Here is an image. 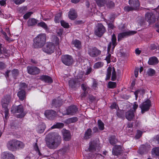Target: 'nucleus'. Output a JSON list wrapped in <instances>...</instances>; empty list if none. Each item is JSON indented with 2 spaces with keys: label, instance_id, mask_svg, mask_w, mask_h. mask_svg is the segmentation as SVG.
I'll return each mask as SVG.
<instances>
[{
  "label": "nucleus",
  "instance_id": "1",
  "mask_svg": "<svg viewBox=\"0 0 159 159\" xmlns=\"http://www.w3.org/2000/svg\"><path fill=\"white\" fill-rule=\"evenodd\" d=\"M45 141L48 148L55 149L61 143V137L57 133H50L47 135Z\"/></svg>",
  "mask_w": 159,
  "mask_h": 159
},
{
  "label": "nucleus",
  "instance_id": "2",
  "mask_svg": "<svg viewBox=\"0 0 159 159\" xmlns=\"http://www.w3.org/2000/svg\"><path fill=\"white\" fill-rule=\"evenodd\" d=\"M25 145L23 142L16 139L10 140L7 144V147L8 149L12 151L22 148Z\"/></svg>",
  "mask_w": 159,
  "mask_h": 159
},
{
  "label": "nucleus",
  "instance_id": "3",
  "mask_svg": "<svg viewBox=\"0 0 159 159\" xmlns=\"http://www.w3.org/2000/svg\"><path fill=\"white\" fill-rule=\"evenodd\" d=\"M46 36L45 34L38 35L34 40L33 46L34 48H40L45 44L46 41Z\"/></svg>",
  "mask_w": 159,
  "mask_h": 159
},
{
  "label": "nucleus",
  "instance_id": "4",
  "mask_svg": "<svg viewBox=\"0 0 159 159\" xmlns=\"http://www.w3.org/2000/svg\"><path fill=\"white\" fill-rule=\"evenodd\" d=\"M111 72V80L112 81L116 80V75L115 69L114 67L112 68L111 67L109 66L107 69L106 77L105 79L106 80H109L110 79Z\"/></svg>",
  "mask_w": 159,
  "mask_h": 159
},
{
  "label": "nucleus",
  "instance_id": "5",
  "mask_svg": "<svg viewBox=\"0 0 159 159\" xmlns=\"http://www.w3.org/2000/svg\"><path fill=\"white\" fill-rule=\"evenodd\" d=\"M106 31L105 27L101 24H98L94 31L95 34L99 37L102 36Z\"/></svg>",
  "mask_w": 159,
  "mask_h": 159
},
{
  "label": "nucleus",
  "instance_id": "6",
  "mask_svg": "<svg viewBox=\"0 0 159 159\" xmlns=\"http://www.w3.org/2000/svg\"><path fill=\"white\" fill-rule=\"evenodd\" d=\"M61 60L63 63L67 66H70L73 62V60L72 57L68 55L62 56Z\"/></svg>",
  "mask_w": 159,
  "mask_h": 159
},
{
  "label": "nucleus",
  "instance_id": "7",
  "mask_svg": "<svg viewBox=\"0 0 159 159\" xmlns=\"http://www.w3.org/2000/svg\"><path fill=\"white\" fill-rule=\"evenodd\" d=\"M151 106V102L150 100L148 99L143 102L139 106L141 109V113L143 114L145 111H148Z\"/></svg>",
  "mask_w": 159,
  "mask_h": 159
},
{
  "label": "nucleus",
  "instance_id": "8",
  "mask_svg": "<svg viewBox=\"0 0 159 159\" xmlns=\"http://www.w3.org/2000/svg\"><path fill=\"white\" fill-rule=\"evenodd\" d=\"M55 49L54 44L51 42L47 43L43 48V50L44 52L49 54L53 53Z\"/></svg>",
  "mask_w": 159,
  "mask_h": 159
},
{
  "label": "nucleus",
  "instance_id": "9",
  "mask_svg": "<svg viewBox=\"0 0 159 159\" xmlns=\"http://www.w3.org/2000/svg\"><path fill=\"white\" fill-rule=\"evenodd\" d=\"M88 53L90 56L95 57L100 55L101 51L95 47H89L88 48Z\"/></svg>",
  "mask_w": 159,
  "mask_h": 159
},
{
  "label": "nucleus",
  "instance_id": "10",
  "mask_svg": "<svg viewBox=\"0 0 159 159\" xmlns=\"http://www.w3.org/2000/svg\"><path fill=\"white\" fill-rule=\"evenodd\" d=\"M145 20L149 24L154 23L156 21V16L152 12H148L145 15Z\"/></svg>",
  "mask_w": 159,
  "mask_h": 159
},
{
  "label": "nucleus",
  "instance_id": "11",
  "mask_svg": "<svg viewBox=\"0 0 159 159\" xmlns=\"http://www.w3.org/2000/svg\"><path fill=\"white\" fill-rule=\"evenodd\" d=\"M11 99V96L10 95L4 96L1 100V104L4 108H7L9 103L10 102Z\"/></svg>",
  "mask_w": 159,
  "mask_h": 159
},
{
  "label": "nucleus",
  "instance_id": "12",
  "mask_svg": "<svg viewBox=\"0 0 159 159\" xmlns=\"http://www.w3.org/2000/svg\"><path fill=\"white\" fill-rule=\"evenodd\" d=\"M136 33V31H129L119 34L118 36V40H121L125 37L133 35Z\"/></svg>",
  "mask_w": 159,
  "mask_h": 159
},
{
  "label": "nucleus",
  "instance_id": "13",
  "mask_svg": "<svg viewBox=\"0 0 159 159\" xmlns=\"http://www.w3.org/2000/svg\"><path fill=\"white\" fill-rule=\"evenodd\" d=\"M27 68L28 73L30 75H37L40 72L39 69L35 66H28Z\"/></svg>",
  "mask_w": 159,
  "mask_h": 159
},
{
  "label": "nucleus",
  "instance_id": "14",
  "mask_svg": "<svg viewBox=\"0 0 159 159\" xmlns=\"http://www.w3.org/2000/svg\"><path fill=\"white\" fill-rule=\"evenodd\" d=\"M44 115L48 119H53L57 115L56 112L52 110H47L45 111Z\"/></svg>",
  "mask_w": 159,
  "mask_h": 159
},
{
  "label": "nucleus",
  "instance_id": "15",
  "mask_svg": "<svg viewBox=\"0 0 159 159\" xmlns=\"http://www.w3.org/2000/svg\"><path fill=\"white\" fill-rule=\"evenodd\" d=\"M134 112L132 109H130L127 111L125 114L126 118L129 121L132 120L134 118Z\"/></svg>",
  "mask_w": 159,
  "mask_h": 159
},
{
  "label": "nucleus",
  "instance_id": "16",
  "mask_svg": "<svg viewBox=\"0 0 159 159\" xmlns=\"http://www.w3.org/2000/svg\"><path fill=\"white\" fill-rule=\"evenodd\" d=\"M122 148V147L120 145H116L112 149V154L115 156H118L120 154Z\"/></svg>",
  "mask_w": 159,
  "mask_h": 159
},
{
  "label": "nucleus",
  "instance_id": "17",
  "mask_svg": "<svg viewBox=\"0 0 159 159\" xmlns=\"http://www.w3.org/2000/svg\"><path fill=\"white\" fill-rule=\"evenodd\" d=\"M150 146L148 145H142L138 151L139 153L142 154L146 152L149 150Z\"/></svg>",
  "mask_w": 159,
  "mask_h": 159
},
{
  "label": "nucleus",
  "instance_id": "18",
  "mask_svg": "<svg viewBox=\"0 0 159 159\" xmlns=\"http://www.w3.org/2000/svg\"><path fill=\"white\" fill-rule=\"evenodd\" d=\"M63 138L66 141H68L71 139V135L69 131L63 129L62 130Z\"/></svg>",
  "mask_w": 159,
  "mask_h": 159
},
{
  "label": "nucleus",
  "instance_id": "19",
  "mask_svg": "<svg viewBox=\"0 0 159 159\" xmlns=\"http://www.w3.org/2000/svg\"><path fill=\"white\" fill-rule=\"evenodd\" d=\"M129 2L130 6L132 7L136 10L138 9L140 6L139 0H129Z\"/></svg>",
  "mask_w": 159,
  "mask_h": 159
},
{
  "label": "nucleus",
  "instance_id": "20",
  "mask_svg": "<svg viewBox=\"0 0 159 159\" xmlns=\"http://www.w3.org/2000/svg\"><path fill=\"white\" fill-rule=\"evenodd\" d=\"M78 111V109L75 106H70L66 110L67 114L68 115H73L76 112Z\"/></svg>",
  "mask_w": 159,
  "mask_h": 159
},
{
  "label": "nucleus",
  "instance_id": "21",
  "mask_svg": "<svg viewBox=\"0 0 159 159\" xmlns=\"http://www.w3.org/2000/svg\"><path fill=\"white\" fill-rule=\"evenodd\" d=\"M39 79L46 83H51L53 82L52 78L48 75H42L40 76Z\"/></svg>",
  "mask_w": 159,
  "mask_h": 159
},
{
  "label": "nucleus",
  "instance_id": "22",
  "mask_svg": "<svg viewBox=\"0 0 159 159\" xmlns=\"http://www.w3.org/2000/svg\"><path fill=\"white\" fill-rule=\"evenodd\" d=\"M62 104V101L61 100L54 99L52 101V105L53 107H59Z\"/></svg>",
  "mask_w": 159,
  "mask_h": 159
},
{
  "label": "nucleus",
  "instance_id": "23",
  "mask_svg": "<svg viewBox=\"0 0 159 159\" xmlns=\"http://www.w3.org/2000/svg\"><path fill=\"white\" fill-rule=\"evenodd\" d=\"M158 62V60L157 57H150L148 62L149 65H154L157 64Z\"/></svg>",
  "mask_w": 159,
  "mask_h": 159
},
{
  "label": "nucleus",
  "instance_id": "24",
  "mask_svg": "<svg viewBox=\"0 0 159 159\" xmlns=\"http://www.w3.org/2000/svg\"><path fill=\"white\" fill-rule=\"evenodd\" d=\"M2 159H15L14 155L7 152H3L2 155Z\"/></svg>",
  "mask_w": 159,
  "mask_h": 159
},
{
  "label": "nucleus",
  "instance_id": "25",
  "mask_svg": "<svg viewBox=\"0 0 159 159\" xmlns=\"http://www.w3.org/2000/svg\"><path fill=\"white\" fill-rule=\"evenodd\" d=\"M17 95L20 99L23 101L25 98V92L24 89H21L18 91Z\"/></svg>",
  "mask_w": 159,
  "mask_h": 159
},
{
  "label": "nucleus",
  "instance_id": "26",
  "mask_svg": "<svg viewBox=\"0 0 159 159\" xmlns=\"http://www.w3.org/2000/svg\"><path fill=\"white\" fill-rule=\"evenodd\" d=\"M77 80L76 79H70L68 82L69 85L70 87L72 88H75L78 84Z\"/></svg>",
  "mask_w": 159,
  "mask_h": 159
},
{
  "label": "nucleus",
  "instance_id": "27",
  "mask_svg": "<svg viewBox=\"0 0 159 159\" xmlns=\"http://www.w3.org/2000/svg\"><path fill=\"white\" fill-rule=\"evenodd\" d=\"M68 16L69 18L71 20L75 19L77 17V15L75 10L73 9H70L68 14Z\"/></svg>",
  "mask_w": 159,
  "mask_h": 159
},
{
  "label": "nucleus",
  "instance_id": "28",
  "mask_svg": "<svg viewBox=\"0 0 159 159\" xmlns=\"http://www.w3.org/2000/svg\"><path fill=\"white\" fill-rule=\"evenodd\" d=\"M38 22V20L34 18H30L28 21V25L29 26H34Z\"/></svg>",
  "mask_w": 159,
  "mask_h": 159
},
{
  "label": "nucleus",
  "instance_id": "29",
  "mask_svg": "<svg viewBox=\"0 0 159 159\" xmlns=\"http://www.w3.org/2000/svg\"><path fill=\"white\" fill-rule=\"evenodd\" d=\"M111 47V43L110 42L109 43L107 48V52L108 54V55L107 56L106 60H107V63H109L110 62V57H111V54L109 53V52Z\"/></svg>",
  "mask_w": 159,
  "mask_h": 159
},
{
  "label": "nucleus",
  "instance_id": "30",
  "mask_svg": "<svg viewBox=\"0 0 159 159\" xmlns=\"http://www.w3.org/2000/svg\"><path fill=\"white\" fill-rule=\"evenodd\" d=\"M23 107L21 105H19L17 106L16 107V108L15 110L16 112L20 113H22L23 111ZM24 116V115L21 114L20 115H19L18 117L19 118H22Z\"/></svg>",
  "mask_w": 159,
  "mask_h": 159
},
{
  "label": "nucleus",
  "instance_id": "31",
  "mask_svg": "<svg viewBox=\"0 0 159 159\" xmlns=\"http://www.w3.org/2000/svg\"><path fill=\"white\" fill-rule=\"evenodd\" d=\"M92 135V129L90 128H89L85 132L84 138L85 139H89L91 138Z\"/></svg>",
  "mask_w": 159,
  "mask_h": 159
},
{
  "label": "nucleus",
  "instance_id": "32",
  "mask_svg": "<svg viewBox=\"0 0 159 159\" xmlns=\"http://www.w3.org/2000/svg\"><path fill=\"white\" fill-rule=\"evenodd\" d=\"M109 141L110 143L113 145L116 144L118 142V139L115 135H111L109 138Z\"/></svg>",
  "mask_w": 159,
  "mask_h": 159
},
{
  "label": "nucleus",
  "instance_id": "33",
  "mask_svg": "<svg viewBox=\"0 0 159 159\" xmlns=\"http://www.w3.org/2000/svg\"><path fill=\"white\" fill-rule=\"evenodd\" d=\"M72 44L78 49H80L81 47V43L78 40H73L72 41Z\"/></svg>",
  "mask_w": 159,
  "mask_h": 159
},
{
  "label": "nucleus",
  "instance_id": "34",
  "mask_svg": "<svg viewBox=\"0 0 159 159\" xmlns=\"http://www.w3.org/2000/svg\"><path fill=\"white\" fill-rule=\"evenodd\" d=\"M111 44L112 43V51H113L114 49L115 46L117 45V43H116V36L114 34H113L112 35V38L111 39Z\"/></svg>",
  "mask_w": 159,
  "mask_h": 159
},
{
  "label": "nucleus",
  "instance_id": "35",
  "mask_svg": "<svg viewBox=\"0 0 159 159\" xmlns=\"http://www.w3.org/2000/svg\"><path fill=\"white\" fill-rule=\"evenodd\" d=\"M96 143L94 142H92L91 143L89 148L88 149L89 150V151L93 152L96 150Z\"/></svg>",
  "mask_w": 159,
  "mask_h": 159
},
{
  "label": "nucleus",
  "instance_id": "36",
  "mask_svg": "<svg viewBox=\"0 0 159 159\" xmlns=\"http://www.w3.org/2000/svg\"><path fill=\"white\" fill-rule=\"evenodd\" d=\"M45 128V125L43 124L39 125L37 127V131L39 133H43Z\"/></svg>",
  "mask_w": 159,
  "mask_h": 159
},
{
  "label": "nucleus",
  "instance_id": "37",
  "mask_svg": "<svg viewBox=\"0 0 159 159\" xmlns=\"http://www.w3.org/2000/svg\"><path fill=\"white\" fill-rule=\"evenodd\" d=\"M106 4L107 8H112L114 7L115 5L114 2L110 0L106 1Z\"/></svg>",
  "mask_w": 159,
  "mask_h": 159
},
{
  "label": "nucleus",
  "instance_id": "38",
  "mask_svg": "<svg viewBox=\"0 0 159 159\" xmlns=\"http://www.w3.org/2000/svg\"><path fill=\"white\" fill-rule=\"evenodd\" d=\"M64 124L62 123H57L52 126V128H62L63 127Z\"/></svg>",
  "mask_w": 159,
  "mask_h": 159
},
{
  "label": "nucleus",
  "instance_id": "39",
  "mask_svg": "<svg viewBox=\"0 0 159 159\" xmlns=\"http://www.w3.org/2000/svg\"><path fill=\"white\" fill-rule=\"evenodd\" d=\"M99 129L100 130H103L104 128V125L103 123L101 120H98V121Z\"/></svg>",
  "mask_w": 159,
  "mask_h": 159
},
{
  "label": "nucleus",
  "instance_id": "40",
  "mask_svg": "<svg viewBox=\"0 0 159 159\" xmlns=\"http://www.w3.org/2000/svg\"><path fill=\"white\" fill-rule=\"evenodd\" d=\"M78 119L77 117H74L68 118L66 120L67 122L68 123H74L78 121Z\"/></svg>",
  "mask_w": 159,
  "mask_h": 159
},
{
  "label": "nucleus",
  "instance_id": "41",
  "mask_svg": "<svg viewBox=\"0 0 159 159\" xmlns=\"http://www.w3.org/2000/svg\"><path fill=\"white\" fill-rule=\"evenodd\" d=\"M155 71L153 69L150 68L148 69L147 73L148 75L149 76H152L155 74Z\"/></svg>",
  "mask_w": 159,
  "mask_h": 159
},
{
  "label": "nucleus",
  "instance_id": "42",
  "mask_svg": "<svg viewBox=\"0 0 159 159\" xmlns=\"http://www.w3.org/2000/svg\"><path fill=\"white\" fill-rule=\"evenodd\" d=\"M105 0H96V2L97 5L99 7H103L105 2Z\"/></svg>",
  "mask_w": 159,
  "mask_h": 159
},
{
  "label": "nucleus",
  "instance_id": "43",
  "mask_svg": "<svg viewBox=\"0 0 159 159\" xmlns=\"http://www.w3.org/2000/svg\"><path fill=\"white\" fill-rule=\"evenodd\" d=\"M108 88L110 89H113L116 86V82L109 81L108 84Z\"/></svg>",
  "mask_w": 159,
  "mask_h": 159
},
{
  "label": "nucleus",
  "instance_id": "44",
  "mask_svg": "<svg viewBox=\"0 0 159 159\" xmlns=\"http://www.w3.org/2000/svg\"><path fill=\"white\" fill-rule=\"evenodd\" d=\"M61 13H59L56 15L54 19V21L56 23L59 22L60 19H61Z\"/></svg>",
  "mask_w": 159,
  "mask_h": 159
},
{
  "label": "nucleus",
  "instance_id": "45",
  "mask_svg": "<svg viewBox=\"0 0 159 159\" xmlns=\"http://www.w3.org/2000/svg\"><path fill=\"white\" fill-rule=\"evenodd\" d=\"M37 25L39 26H40L46 30H47L48 29V26L44 22H41L39 23Z\"/></svg>",
  "mask_w": 159,
  "mask_h": 159
},
{
  "label": "nucleus",
  "instance_id": "46",
  "mask_svg": "<svg viewBox=\"0 0 159 159\" xmlns=\"http://www.w3.org/2000/svg\"><path fill=\"white\" fill-rule=\"evenodd\" d=\"M124 10L125 11L128 12L130 11L136 10L135 8H134L133 7H132L130 6H127L125 7H124Z\"/></svg>",
  "mask_w": 159,
  "mask_h": 159
},
{
  "label": "nucleus",
  "instance_id": "47",
  "mask_svg": "<svg viewBox=\"0 0 159 159\" xmlns=\"http://www.w3.org/2000/svg\"><path fill=\"white\" fill-rule=\"evenodd\" d=\"M103 66V64L101 62H98L95 64L94 65V68L95 69L100 68Z\"/></svg>",
  "mask_w": 159,
  "mask_h": 159
},
{
  "label": "nucleus",
  "instance_id": "48",
  "mask_svg": "<svg viewBox=\"0 0 159 159\" xmlns=\"http://www.w3.org/2000/svg\"><path fill=\"white\" fill-rule=\"evenodd\" d=\"M152 151L154 154H155L156 156H159V147L153 148Z\"/></svg>",
  "mask_w": 159,
  "mask_h": 159
},
{
  "label": "nucleus",
  "instance_id": "49",
  "mask_svg": "<svg viewBox=\"0 0 159 159\" xmlns=\"http://www.w3.org/2000/svg\"><path fill=\"white\" fill-rule=\"evenodd\" d=\"M13 76L15 78L19 75V71L17 69H14L12 71Z\"/></svg>",
  "mask_w": 159,
  "mask_h": 159
},
{
  "label": "nucleus",
  "instance_id": "50",
  "mask_svg": "<svg viewBox=\"0 0 159 159\" xmlns=\"http://www.w3.org/2000/svg\"><path fill=\"white\" fill-rule=\"evenodd\" d=\"M108 26L109 29L108 30L111 33H112V31H110V29H113L114 28H115V27L114 26L113 24V23L112 22H110V23L108 24Z\"/></svg>",
  "mask_w": 159,
  "mask_h": 159
},
{
  "label": "nucleus",
  "instance_id": "51",
  "mask_svg": "<svg viewBox=\"0 0 159 159\" xmlns=\"http://www.w3.org/2000/svg\"><path fill=\"white\" fill-rule=\"evenodd\" d=\"M61 25L65 28H68L69 27V25L68 24L64 21V20L61 21Z\"/></svg>",
  "mask_w": 159,
  "mask_h": 159
},
{
  "label": "nucleus",
  "instance_id": "52",
  "mask_svg": "<svg viewBox=\"0 0 159 159\" xmlns=\"http://www.w3.org/2000/svg\"><path fill=\"white\" fill-rule=\"evenodd\" d=\"M5 110V117L4 118L7 120L9 117L8 110L7 108H4Z\"/></svg>",
  "mask_w": 159,
  "mask_h": 159
},
{
  "label": "nucleus",
  "instance_id": "53",
  "mask_svg": "<svg viewBox=\"0 0 159 159\" xmlns=\"http://www.w3.org/2000/svg\"><path fill=\"white\" fill-rule=\"evenodd\" d=\"M142 132L140 130H138L137 134H136L135 137L136 139H139L141 136Z\"/></svg>",
  "mask_w": 159,
  "mask_h": 159
},
{
  "label": "nucleus",
  "instance_id": "54",
  "mask_svg": "<svg viewBox=\"0 0 159 159\" xmlns=\"http://www.w3.org/2000/svg\"><path fill=\"white\" fill-rule=\"evenodd\" d=\"M32 14V12H29L25 14L24 16V18L25 19H27L28 18L31 16V15Z\"/></svg>",
  "mask_w": 159,
  "mask_h": 159
},
{
  "label": "nucleus",
  "instance_id": "55",
  "mask_svg": "<svg viewBox=\"0 0 159 159\" xmlns=\"http://www.w3.org/2000/svg\"><path fill=\"white\" fill-rule=\"evenodd\" d=\"M88 98L89 101L91 102H93L96 100V97L93 96L91 95H89V96Z\"/></svg>",
  "mask_w": 159,
  "mask_h": 159
},
{
  "label": "nucleus",
  "instance_id": "56",
  "mask_svg": "<svg viewBox=\"0 0 159 159\" xmlns=\"http://www.w3.org/2000/svg\"><path fill=\"white\" fill-rule=\"evenodd\" d=\"M98 85V83L95 80H94L92 85V88L94 90L97 89Z\"/></svg>",
  "mask_w": 159,
  "mask_h": 159
},
{
  "label": "nucleus",
  "instance_id": "57",
  "mask_svg": "<svg viewBox=\"0 0 159 159\" xmlns=\"http://www.w3.org/2000/svg\"><path fill=\"white\" fill-rule=\"evenodd\" d=\"M34 148L35 150L37 151L38 152H39V155H41V154L39 150V148L38 146L37 143H35V145L34 146Z\"/></svg>",
  "mask_w": 159,
  "mask_h": 159
},
{
  "label": "nucleus",
  "instance_id": "58",
  "mask_svg": "<svg viewBox=\"0 0 159 159\" xmlns=\"http://www.w3.org/2000/svg\"><path fill=\"white\" fill-rule=\"evenodd\" d=\"M116 115L118 117L122 118L124 117V115L122 111H118L116 113Z\"/></svg>",
  "mask_w": 159,
  "mask_h": 159
},
{
  "label": "nucleus",
  "instance_id": "59",
  "mask_svg": "<svg viewBox=\"0 0 159 159\" xmlns=\"http://www.w3.org/2000/svg\"><path fill=\"white\" fill-rule=\"evenodd\" d=\"M16 4H20L24 2L25 0H13Z\"/></svg>",
  "mask_w": 159,
  "mask_h": 159
},
{
  "label": "nucleus",
  "instance_id": "60",
  "mask_svg": "<svg viewBox=\"0 0 159 159\" xmlns=\"http://www.w3.org/2000/svg\"><path fill=\"white\" fill-rule=\"evenodd\" d=\"M137 91L139 93H140L142 96H143L145 93V90L143 89H138Z\"/></svg>",
  "mask_w": 159,
  "mask_h": 159
},
{
  "label": "nucleus",
  "instance_id": "61",
  "mask_svg": "<svg viewBox=\"0 0 159 159\" xmlns=\"http://www.w3.org/2000/svg\"><path fill=\"white\" fill-rule=\"evenodd\" d=\"M6 52L4 50V48L2 46V44L0 43V54H2Z\"/></svg>",
  "mask_w": 159,
  "mask_h": 159
},
{
  "label": "nucleus",
  "instance_id": "62",
  "mask_svg": "<svg viewBox=\"0 0 159 159\" xmlns=\"http://www.w3.org/2000/svg\"><path fill=\"white\" fill-rule=\"evenodd\" d=\"M138 105L137 104V102H134V104L133 105V111L135 112L136 111V109L138 107Z\"/></svg>",
  "mask_w": 159,
  "mask_h": 159
},
{
  "label": "nucleus",
  "instance_id": "63",
  "mask_svg": "<svg viewBox=\"0 0 159 159\" xmlns=\"http://www.w3.org/2000/svg\"><path fill=\"white\" fill-rule=\"evenodd\" d=\"M20 89H23L26 87V85L25 83H21L20 84Z\"/></svg>",
  "mask_w": 159,
  "mask_h": 159
},
{
  "label": "nucleus",
  "instance_id": "64",
  "mask_svg": "<svg viewBox=\"0 0 159 159\" xmlns=\"http://www.w3.org/2000/svg\"><path fill=\"white\" fill-rule=\"evenodd\" d=\"M150 48V49L153 50L157 49V46L155 44H153L151 45Z\"/></svg>",
  "mask_w": 159,
  "mask_h": 159
}]
</instances>
